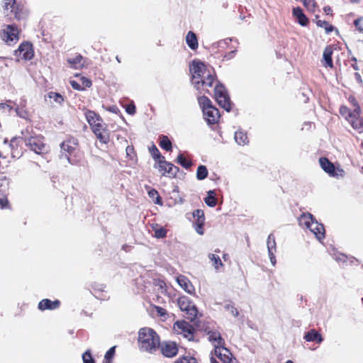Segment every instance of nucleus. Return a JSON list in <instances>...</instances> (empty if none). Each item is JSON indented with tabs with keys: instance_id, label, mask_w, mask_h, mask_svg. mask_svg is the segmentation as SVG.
<instances>
[{
	"instance_id": "nucleus-1",
	"label": "nucleus",
	"mask_w": 363,
	"mask_h": 363,
	"mask_svg": "<svg viewBox=\"0 0 363 363\" xmlns=\"http://www.w3.org/2000/svg\"><path fill=\"white\" fill-rule=\"evenodd\" d=\"M192 83L201 93L211 94L209 88L212 87L216 80L214 70L209 69L203 62L194 60L190 66Z\"/></svg>"
},
{
	"instance_id": "nucleus-2",
	"label": "nucleus",
	"mask_w": 363,
	"mask_h": 363,
	"mask_svg": "<svg viewBox=\"0 0 363 363\" xmlns=\"http://www.w3.org/2000/svg\"><path fill=\"white\" fill-rule=\"evenodd\" d=\"M84 116L97 140L102 144H108L110 142V131L99 114L91 110H86Z\"/></svg>"
},
{
	"instance_id": "nucleus-3",
	"label": "nucleus",
	"mask_w": 363,
	"mask_h": 363,
	"mask_svg": "<svg viewBox=\"0 0 363 363\" xmlns=\"http://www.w3.org/2000/svg\"><path fill=\"white\" fill-rule=\"evenodd\" d=\"M61 152L71 164H78L84 158V152L81 150L79 140L74 136H68L60 144Z\"/></svg>"
},
{
	"instance_id": "nucleus-4",
	"label": "nucleus",
	"mask_w": 363,
	"mask_h": 363,
	"mask_svg": "<svg viewBox=\"0 0 363 363\" xmlns=\"http://www.w3.org/2000/svg\"><path fill=\"white\" fill-rule=\"evenodd\" d=\"M138 340L140 349L150 353L156 352L160 345V336L149 328H143L139 330Z\"/></svg>"
},
{
	"instance_id": "nucleus-5",
	"label": "nucleus",
	"mask_w": 363,
	"mask_h": 363,
	"mask_svg": "<svg viewBox=\"0 0 363 363\" xmlns=\"http://www.w3.org/2000/svg\"><path fill=\"white\" fill-rule=\"evenodd\" d=\"M26 145L28 148L35 152L41 155L48 152V147L45 143V138L40 135H30L28 129L23 132Z\"/></svg>"
},
{
	"instance_id": "nucleus-6",
	"label": "nucleus",
	"mask_w": 363,
	"mask_h": 363,
	"mask_svg": "<svg viewBox=\"0 0 363 363\" xmlns=\"http://www.w3.org/2000/svg\"><path fill=\"white\" fill-rule=\"evenodd\" d=\"M3 7L6 16H9L11 13L13 18L17 21L26 19L28 16V13L24 5L16 0H4Z\"/></svg>"
},
{
	"instance_id": "nucleus-7",
	"label": "nucleus",
	"mask_w": 363,
	"mask_h": 363,
	"mask_svg": "<svg viewBox=\"0 0 363 363\" xmlns=\"http://www.w3.org/2000/svg\"><path fill=\"white\" fill-rule=\"evenodd\" d=\"M348 101L353 107V110L352 111L350 108H348L345 105H342L340 107V113L345 118V119L349 123H351L352 121H354L356 119L361 118L362 108L359 106V104L356 99V97L353 95H350L348 97Z\"/></svg>"
},
{
	"instance_id": "nucleus-8",
	"label": "nucleus",
	"mask_w": 363,
	"mask_h": 363,
	"mask_svg": "<svg viewBox=\"0 0 363 363\" xmlns=\"http://www.w3.org/2000/svg\"><path fill=\"white\" fill-rule=\"evenodd\" d=\"M213 92L214 99L218 104L229 112L231 110V102L225 86L220 84H216Z\"/></svg>"
},
{
	"instance_id": "nucleus-9",
	"label": "nucleus",
	"mask_w": 363,
	"mask_h": 363,
	"mask_svg": "<svg viewBox=\"0 0 363 363\" xmlns=\"http://www.w3.org/2000/svg\"><path fill=\"white\" fill-rule=\"evenodd\" d=\"M154 167L159 171L162 177H167L169 179L176 178L179 171V168L178 167L166 161L165 157L163 160L157 161Z\"/></svg>"
},
{
	"instance_id": "nucleus-10",
	"label": "nucleus",
	"mask_w": 363,
	"mask_h": 363,
	"mask_svg": "<svg viewBox=\"0 0 363 363\" xmlns=\"http://www.w3.org/2000/svg\"><path fill=\"white\" fill-rule=\"evenodd\" d=\"M20 30L16 25H6L0 31L1 40L8 45L16 44L19 40Z\"/></svg>"
},
{
	"instance_id": "nucleus-11",
	"label": "nucleus",
	"mask_w": 363,
	"mask_h": 363,
	"mask_svg": "<svg viewBox=\"0 0 363 363\" xmlns=\"http://www.w3.org/2000/svg\"><path fill=\"white\" fill-rule=\"evenodd\" d=\"M319 164L323 170L330 177H339L345 176V171L340 167H335L327 157H321L319 158Z\"/></svg>"
},
{
	"instance_id": "nucleus-12",
	"label": "nucleus",
	"mask_w": 363,
	"mask_h": 363,
	"mask_svg": "<svg viewBox=\"0 0 363 363\" xmlns=\"http://www.w3.org/2000/svg\"><path fill=\"white\" fill-rule=\"evenodd\" d=\"M177 303L179 308L186 313L187 319L193 321L196 318L198 310L187 297L183 296L179 298Z\"/></svg>"
},
{
	"instance_id": "nucleus-13",
	"label": "nucleus",
	"mask_w": 363,
	"mask_h": 363,
	"mask_svg": "<svg viewBox=\"0 0 363 363\" xmlns=\"http://www.w3.org/2000/svg\"><path fill=\"white\" fill-rule=\"evenodd\" d=\"M174 330L177 333L182 335L184 337L189 340H194V328L191 325L185 320H178L175 322L173 326Z\"/></svg>"
},
{
	"instance_id": "nucleus-14",
	"label": "nucleus",
	"mask_w": 363,
	"mask_h": 363,
	"mask_svg": "<svg viewBox=\"0 0 363 363\" xmlns=\"http://www.w3.org/2000/svg\"><path fill=\"white\" fill-rule=\"evenodd\" d=\"M15 55L25 60H30L34 57L33 45L27 41L23 42L15 51Z\"/></svg>"
},
{
	"instance_id": "nucleus-15",
	"label": "nucleus",
	"mask_w": 363,
	"mask_h": 363,
	"mask_svg": "<svg viewBox=\"0 0 363 363\" xmlns=\"http://www.w3.org/2000/svg\"><path fill=\"white\" fill-rule=\"evenodd\" d=\"M203 113L208 124L214 125L218 123L220 114L218 109L215 106L206 108Z\"/></svg>"
},
{
	"instance_id": "nucleus-16",
	"label": "nucleus",
	"mask_w": 363,
	"mask_h": 363,
	"mask_svg": "<svg viewBox=\"0 0 363 363\" xmlns=\"http://www.w3.org/2000/svg\"><path fill=\"white\" fill-rule=\"evenodd\" d=\"M159 349L162 354L167 357H173L178 353V347L174 342H164L160 344Z\"/></svg>"
},
{
	"instance_id": "nucleus-17",
	"label": "nucleus",
	"mask_w": 363,
	"mask_h": 363,
	"mask_svg": "<svg viewBox=\"0 0 363 363\" xmlns=\"http://www.w3.org/2000/svg\"><path fill=\"white\" fill-rule=\"evenodd\" d=\"M193 216L196 220L194 223V228L196 233L199 235H203L204 233L203 225L205 223L204 212L201 209H196L193 212Z\"/></svg>"
},
{
	"instance_id": "nucleus-18",
	"label": "nucleus",
	"mask_w": 363,
	"mask_h": 363,
	"mask_svg": "<svg viewBox=\"0 0 363 363\" xmlns=\"http://www.w3.org/2000/svg\"><path fill=\"white\" fill-rule=\"evenodd\" d=\"M208 340L213 345L215 349L225 346V340L222 337L220 332L216 330H208L207 332Z\"/></svg>"
},
{
	"instance_id": "nucleus-19",
	"label": "nucleus",
	"mask_w": 363,
	"mask_h": 363,
	"mask_svg": "<svg viewBox=\"0 0 363 363\" xmlns=\"http://www.w3.org/2000/svg\"><path fill=\"white\" fill-rule=\"evenodd\" d=\"M215 355L223 363H232V354L225 346L216 348Z\"/></svg>"
},
{
	"instance_id": "nucleus-20",
	"label": "nucleus",
	"mask_w": 363,
	"mask_h": 363,
	"mask_svg": "<svg viewBox=\"0 0 363 363\" xmlns=\"http://www.w3.org/2000/svg\"><path fill=\"white\" fill-rule=\"evenodd\" d=\"M61 303L59 300L51 301L48 298L41 300L38 306L39 310L43 311L45 310H55L60 307Z\"/></svg>"
},
{
	"instance_id": "nucleus-21",
	"label": "nucleus",
	"mask_w": 363,
	"mask_h": 363,
	"mask_svg": "<svg viewBox=\"0 0 363 363\" xmlns=\"http://www.w3.org/2000/svg\"><path fill=\"white\" fill-rule=\"evenodd\" d=\"M178 284L188 294H192L195 291L194 286L190 280L184 275H179L177 278Z\"/></svg>"
},
{
	"instance_id": "nucleus-22",
	"label": "nucleus",
	"mask_w": 363,
	"mask_h": 363,
	"mask_svg": "<svg viewBox=\"0 0 363 363\" xmlns=\"http://www.w3.org/2000/svg\"><path fill=\"white\" fill-rule=\"evenodd\" d=\"M333 53V49L330 45L326 46L324 49L323 54V65L325 67H328L330 68L333 67V62L332 59V55Z\"/></svg>"
},
{
	"instance_id": "nucleus-23",
	"label": "nucleus",
	"mask_w": 363,
	"mask_h": 363,
	"mask_svg": "<svg viewBox=\"0 0 363 363\" xmlns=\"http://www.w3.org/2000/svg\"><path fill=\"white\" fill-rule=\"evenodd\" d=\"M308 229L314 233L315 237L320 240L325 238V228L323 224L318 223L317 221L312 223Z\"/></svg>"
},
{
	"instance_id": "nucleus-24",
	"label": "nucleus",
	"mask_w": 363,
	"mask_h": 363,
	"mask_svg": "<svg viewBox=\"0 0 363 363\" xmlns=\"http://www.w3.org/2000/svg\"><path fill=\"white\" fill-rule=\"evenodd\" d=\"M293 16L297 19L298 23L302 26H307L309 21L306 16L303 13V10L300 7L293 9Z\"/></svg>"
},
{
	"instance_id": "nucleus-25",
	"label": "nucleus",
	"mask_w": 363,
	"mask_h": 363,
	"mask_svg": "<svg viewBox=\"0 0 363 363\" xmlns=\"http://www.w3.org/2000/svg\"><path fill=\"white\" fill-rule=\"evenodd\" d=\"M304 339L307 342H315L318 344L322 342L323 340L321 334L315 329H311L307 332L304 335Z\"/></svg>"
},
{
	"instance_id": "nucleus-26",
	"label": "nucleus",
	"mask_w": 363,
	"mask_h": 363,
	"mask_svg": "<svg viewBox=\"0 0 363 363\" xmlns=\"http://www.w3.org/2000/svg\"><path fill=\"white\" fill-rule=\"evenodd\" d=\"M175 162L186 169H189L193 165L191 158L182 153L178 155Z\"/></svg>"
},
{
	"instance_id": "nucleus-27",
	"label": "nucleus",
	"mask_w": 363,
	"mask_h": 363,
	"mask_svg": "<svg viewBox=\"0 0 363 363\" xmlns=\"http://www.w3.org/2000/svg\"><path fill=\"white\" fill-rule=\"evenodd\" d=\"M186 43L188 46L193 50H196L199 47L196 35L192 31H189L187 33L186 36Z\"/></svg>"
},
{
	"instance_id": "nucleus-28",
	"label": "nucleus",
	"mask_w": 363,
	"mask_h": 363,
	"mask_svg": "<svg viewBox=\"0 0 363 363\" xmlns=\"http://www.w3.org/2000/svg\"><path fill=\"white\" fill-rule=\"evenodd\" d=\"M151 228L154 231V236L156 238H164L167 237V230L164 227H161L157 223H153L151 225Z\"/></svg>"
},
{
	"instance_id": "nucleus-29",
	"label": "nucleus",
	"mask_w": 363,
	"mask_h": 363,
	"mask_svg": "<svg viewBox=\"0 0 363 363\" xmlns=\"http://www.w3.org/2000/svg\"><path fill=\"white\" fill-rule=\"evenodd\" d=\"M159 145L167 152H171L172 150V142L167 135H161L159 137Z\"/></svg>"
},
{
	"instance_id": "nucleus-30",
	"label": "nucleus",
	"mask_w": 363,
	"mask_h": 363,
	"mask_svg": "<svg viewBox=\"0 0 363 363\" xmlns=\"http://www.w3.org/2000/svg\"><path fill=\"white\" fill-rule=\"evenodd\" d=\"M314 218L313 215L310 213H303L299 218V223L301 225H303L308 228L312 223H314Z\"/></svg>"
},
{
	"instance_id": "nucleus-31",
	"label": "nucleus",
	"mask_w": 363,
	"mask_h": 363,
	"mask_svg": "<svg viewBox=\"0 0 363 363\" xmlns=\"http://www.w3.org/2000/svg\"><path fill=\"white\" fill-rule=\"evenodd\" d=\"M235 140L236 143L240 145H245L248 143L247 133L241 130L235 132Z\"/></svg>"
},
{
	"instance_id": "nucleus-32",
	"label": "nucleus",
	"mask_w": 363,
	"mask_h": 363,
	"mask_svg": "<svg viewBox=\"0 0 363 363\" xmlns=\"http://www.w3.org/2000/svg\"><path fill=\"white\" fill-rule=\"evenodd\" d=\"M149 152L154 159L155 163H157V161L163 160L164 158V157L162 155L160 150L154 143H152V145L149 147Z\"/></svg>"
},
{
	"instance_id": "nucleus-33",
	"label": "nucleus",
	"mask_w": 363,
	"mask_h": 363,
	"mask_svg": "<svg viewBox=\"0 0 363 363\" xmlns=\"http://www.w3.org/2000/svg\"><path fill=\"white\" fill-rule=\"evenodd\" d=\"M0 208L1 209L11 208V206L7 198V194L3 189H0Z\"/></svg>"
},
{
	"instance_id": "nucleus-34",
	"label": "nucleus",
	"mask_w": 363,
	"mask_h": 363,
	"mask_svg": "<svg viewBox=\"0 0 363 363\" xmlns=\"http://www.w3.org/2000/svg\"><path fill=\"white\" fill-rule=\"evenodd\" d=\"M216 192L214 191H208V195L205 198V203L210 207H214L217 204V199L216 198Z\"/></svg>"
},
{
	"instance_id": "nucleus-35",
	"label": "nucleus",
	"mask_w": 363,
	"mask_h": 363,
	"mask_svg": "<svg viewBox=\"0 0 363 363\" xmlns=\"http://www.w3.org/2000/svg\"><path fill=\"white\" fill-rule=\"evenodd\" d=\"M148 196L152 200L154 201L155 204H158L162 206L163 204L161 196H160L158 191L155 189H151L148 191Z\"/></svg>"
},
{
	"instance_id": "nucleus-36",
	"label": "nucleus",
	"mask_w": 363,
	"mask_h": 363,
	"mask_svg": "<svg viewBox=\"0 0 363 363\" xmlns=\"http://www.w3.org/2000/svg\"><path fill=\"white\" fill-rule=\"evenodd\" d=\"M208 258L212 262V264L216 269L218 270L220 267H223V264L218 255L210 253Z\"/></svg>"
},
{
	"instance_id": "nucleus-37",
	"label": "nucleus",
	"mask_w": 363,
	"mask_h": 363,
	"mask_svg": "<svg viewBox=\"0 0 363 363\" xmlns=\"http://www.w3.org/2000/svg\"><path fill=\"white\" fill-rule=\"evenodd\" d=\"M315 23L318 27L323 28L327 33H331L335 28L333 25L326 21L317 20Z\"/></svg>"
},
{
	"instance_id": "nucleus-38",
	"label": "nucleus",
	"mask_w": 363,
	"mask_h": 363,
	"mask_svg": "<svg viewBox=\"0 0 363 363\" xmlns=\"http://www.w3.org/2000/svg\"><path fill=\"white\" fill-rule=\"evenodd\" d=\"M208 169L205 165H199L196 170V178L199 180H203L208 177Z\"/></svg>"
},
{
	"instance_id": "nucleus-39",
	"label": "nucleus",
	"mask_w": 363,
	"mask_h": 363,
	"mask_svg": "<svg viewBox=\"0 0 363 363\" xmlns=\"http://www.w3.org/2000/svg\"><path fill=\"white\" fill-rule=\"evenodd\" d=\"M48 96L49 99H53L55 102H56L57 104H58L60 105L62 104L65 101L64 96L57 92L50 91L48 94Z\"/></svg>"
},
{
	"instance_id": "nucleus-40",
	"label": "nucleus",
	"mask_w": 363,
	"mask_h": 363,
	"mask_svg": "<svg viewBox=\"0 0 363 363\" xmlns=\"http://www.w3.org/2000/svg\"><path fill=\"white\" fill-rule=\"evenodd\" d=\"M198 102L203 111L206 110V108L213 106L211 100L206 96H199L198 98Z\"/></svg>"
},
{
	"instance_id": "nucleus-41",
	"label": "nucleus",
	"mask_w": 363,
	"mask_h": 363,
	"mask_svg": "<svg viewBox=\"0 0 363 363\" xmlns=\"http://www.w3.org/2000/svg\"><path fill=\"white\" fill-rule=\"evenodd\" d=\"M353 129L356 130L359 133H363V118L356 119L350 123Z\"/></svg>"
},
{
	"instance_id": "nucleus-42",
	"label": "nucleus",
	"mask_w": 363,
	"mask_h": 363,
	"mask_svg": "<svg viewBox=\"0 0 363 363\" xmlns=\"http://www.w3.org/2000/svg\"><path fill=\"white\" fill-rule=\"evenodd\" d=\"M174 363H199L197 359L191 356L186 355L178 358Z\"/></svg>"
},
{
	"instance_id": "nucleus-43",
	"label": "nucleus",
	"mask_w": 363,
	"mask_h": 363,
	"mask_svg": "<svg viewBox=\"0 0 363 363\" xmlns=\"http://www.w3.org/2000/svg\"><path fill=\"white\" fill-rule=\"evenodd\" d=\"M82 60V56L81 55H77L73 58L67 59V62L72 68H77V65L81 64Z\"/></svg>"
},
{
	"instance_id": "nucleus-44",
	"label": "nucleus",
	"mask_w": 363,
	"mask_h": 363,
	"mask_svg": "<svg viewBox=\"0 0 363 363\" xmlns=\"http://www.w3.org/2000/svg\"><path fill=\"white\" fill-rule=\"evenodd\" d=\"M116 346L111 347L105 354L104 363H112V360L115 356Z\"/></svg>"
},
{
	"instance_id": "nucleus-45",
	"label": "nucleus",
	"mask_w": 363,
	"mask_h": 363,
	"mask_svg": "<svg viewBox=\"0 0 363 363\" xmlns=\"http://www.w3.org/2000/svg\"><path fill=\"white\" fill-rule=\"evenodd\" d=\"M267 249H268V251L271 250V251H276V241H275V237L274 236V235L272 234H270L269 236H268V239H267Z\"/></svg>"
},
{
	"instance_id": "nucleus-46",
	"label": "nucleus",
	"mask_w": 363,
	"mask_h": 363,
	"mask_svg": "<svg viewBox=\"0 0 363 363\" xmlns=\"http://www.w3.org/2000/svg\"><path fill=\"white\" fill-rule=\"evenodd\" d=\"M225 310L234 317H238L239 315V311L233 304H226L225 306Z\"/></svg>"
},
{
	"instance_id": "nucleus-47",
	"label": "nucleus",
	"mask_w": 363,
	"mask_h": 363,
	"mask_svg": "<svg viewBox=\"0 0 363 363\" xmlns=\"http://www.w3.org/2000/svg\"><path fill=\"white\" fill-rule=\"evenodd\" d=\"M82 360L84 363H95L89 350L84 352L82 354Z\"/></svg>"
},
{
	"instance_id": "nucleus-48",
	"label": "nucleus",
	"mask_w": 363,
	"mask_h": 363,
	"mask_svg": "<svg viewBox=\"0 0 363 363\" xmlns=\"http://www.w3.org/2000/svg\"><path fill=\"white\" fill-rule=\"evenodd\" d=\"M79 79L81 86L84 87V90L86 88L91 87L92 85L91 80L85 77H80Z\"/></svg>"
},
{
	"instance_id": "nucleus-49",
	"label": "nucleus",
	"mask_w": 363,
	"mask_h": 363,
	"mask_svg": "<svg viewBox=\"0 0 363 363\" xmlns=\"http://www.w3.org/2000/svg\"><path fill=\"white\" fill-rule=\"evenodd\" d=\"M354 26L356 30L363 33V17H359L354 21Z\"/></svg>"
},
{
	"instance_id": "nucleus-50",
	"label": "nucleus",
	"mask_w": 363,
	"mask_h": 363,
	"mask_svg": "<svg viewBox=\"0 0 363 363\" xmlns=\"http://www.w3.org/2000/svg\"><path fill=\"white\" fill-rule=\"evenodd\" d=\"M16 111L21 118H26L28 116V112L23 107H17Z\"/></svg>"
},
{
	"instance_id": "nucleus-51",
	"label": "nucleus",
	"mask_w": 363,
	"mask_h": 363,
	"mask_svg": "<svg viewBox=\"0 0 363 363\" xmlns=\"http://www.w3.org/2000/svg\"><path fill=\"white\" fill-rule=\"evenodd\" d=\"M236 52H237V49L236 48H235L233 50H230V51L228 52L227 53H225L223 55V60H230L234 58L235 55H236Z\"/></svg>"
},
{
	"instance_id": "nucleus-52",
	"label": "nucleus",
	"mask_w": 363,
	"mask_h": 363,
	"mask_svg": "<svg viewBox=\"0 0 363 363\" xmlns=\"http://www.w3.org/2000/svg\"><path fill=\"white\" fill-rule=\"evenodd\" d=\"M153 307L159 316L163 317L167 315V312L164 308L158 306H154Z\"/></svg>"
},
{
	"instance_id": "nucleus-53",
	"label": "nucleus",
	"mask_w": 363,
	"mask_h": 363,
	"mask_svg": "<svg viewBox=\"0 0 363 363\" xmlns=\"http://www.w3.org/2000/svg\"><path fill=\"white\" fill-rule=\"evenodd\" d=\"M70 85L74 90L77 91H84V87L81 86L80 83L75 81V80H71L70 81Z\"/></svg>"
},
{
	"instance_id": "nucleus-54",
	"label": "nucleus",
	"mask_w": 363,
	"mask_h": 363,
	"mask_svg": "<svg viewBox=\"0 0 363 363\" xmlns=\"http://www.w3.org/2000/svg\"><path fill=\"white\" fill-rule=\"evenodd\" d=\"M125 151H126L127 155L128 157H130V158H133V157L135 156V149H134V147L133 145L127 146V147L125 149Z\"/></svg>"
},
{
	"instance_id": "nucleus-55",
	"label": "nucleus",
	"mask_w": 363,
	"mask_h": 363,
	"mask_svg": "<svg viewBox=\"0 0 363 363\" xmlns=\"http://www.w3.org/2000/svg\"><path fill=\"white\" fill-rule=\"evenodd\" d=\"M303 4L308 9H311L315 6L314 0H304Z\"/></svg>"
},
{
	"instance_id": "nucleus-56",
	"label": "nucleus",
	"mask_w": 363,
	"mask_h": 363,
	"mask_svg": "<svg viewBox=\"0 0 363 363\" xmlns=\"http://www.w3.org/2000/svg\"><path fill=\"white\" fill-rule=\"evenodd\" d=\"M276 252V251H268V253H269V259H270V261L272 262V264L274 266L275 264H276V257H275V255H274V253Z\"/></svg>"
},
{
	"instance_id": "nucleus-57",
	"label": "nucleus",
	"mask_w": 363,
	"mask_h": 363,
	"mask_svg": "<svg viewBox=\"0 0 363 363\" xmlns=\"http://www.w3.org/2000/svg\"><path fill=\"white\" fill-rule=\"evenodd\" d=\"M125 110L128 113L133 115L135 112V106L133 104L128 105L127 106Z\"/></svg>"
},
{
	"instance_id": "nucleus-58",
	"label": "nucleus",
	"mask_w": 363,
	"mask_h": 363,
	"mask_svg": "<svg viewBox=\"0 0 363 363\" xmlns=\"http://www.w3.org/2000/svg\"><path fill=\"white\" fill-rule=\"evenodd\" d=\"M323 11L326 15L333 16V10L329 6H325Z\"/></svg>"
},
{
	"instance_id": "nucleus-59",
	"label": "nucleus",
	"mask_w": 363,
	"mask_h": 363,
	"mask_svg": "<svg viewBox=\"0 0 363 363\" xmlns=\"http://www.w3.org/2000/svg\"><path fill=\"white\" fill-rule=\"evenodd\" d=\"M211 363H218L213 357H211Z\"/></svg>"
},
{
	"instance_id": "nucleus-60",
	"label": "nucleus",
	"mask_w": 363,
	"mask_h": 363,
	"mask_svg": "<svg viewBox=\"0 0 363 363\" xmlns=\"http://www.w3.org/2000/svg\"><path fill=\"white\" fill-rule=\"evenodd\" d=\"M115 109H117V108L116 106H113V107L110 108L109 110L113 111V112H115Z\"/></svg>"
},
{
	"instance_id": "nucleus-61",
	"label": "nucleus",
	"mask_w": 363,
	"mask_h": 363,
	"mask_svg": "<svg viewBox=\"0 0 363 363\" xmlns=\"http://www.w3.org/2000/svg\"><path fill=\"white\" fill-rule=\"evenodd\" d=\"M206 78H207V77H202V78H201V80H200V82H206Z\"/></svg>"
},
{
	"instance_id": "nucleus-62",
	"label": "nucleus",
	"mask_w": 363,
	"mask_h": 363,
	"mask_svg": "<svg viewBox=\"0 0 363 363\" xmlns=\"http://www.w3.org/2000/svg\"><path fill=\"white\" fill-rule=\"evenodd\" d=\"M352 67H353V68H354L355 70H357V69H358V67H357V65H356V64H355V65H352Z\"/></svg>"
},
{
	"instance_id": "nucleus-63",
	"label": "nucleus",
	"mask_w": 363,
	"mask_h": 363,
	"mask_svg": "<svg viewBox=\"0 0 363 363\" xmlns=\"http://www.w3.org/2000/svg\"><path fill=\"white\" fill-rule=\"evenodd\" d=\"M285 363H294L292 360H287Z\"/></svg>"
},
{
	"instance_id": "nucleus-64",
	"label": "nucleus",
	"mask_w": 363,
	"mask_h": 363,
	"mask_svg": "<svg viewBox=\"0 0 363 363\" xmlns=\"http://www.w3.org/2000/svg\"><path fill=\"white\" fill-rule=\"evenodd\" d=\"M227 258V255H223V259L225 260Z\"/></svg>"
}]
</instances>
